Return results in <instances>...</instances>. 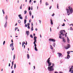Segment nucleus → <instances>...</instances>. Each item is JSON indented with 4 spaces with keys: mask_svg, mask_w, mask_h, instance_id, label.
Masks as SVG:
<instances>
[{
    "mask_svg": "<svg viewBox=\"0 0 73 73\" xmlns=\"http://www.w3.org/2000/svg\"><path fill=\"white\" fill-rule=\"evenodd\" d=\"M68 8L69 9V10L68 9H66V11H67L68 15H69L70 14V12L71 13H72L73 12V10L72 8L70 6H69Z\"/></svg>",
    "mask_w": 73,
    "mask_h": 73,
    "instance_id": "1",
    "label": "nucleus"
},
{
    "mask_svg": "<svg viewBox=\"0 0 73 73\" xmlns=\"http://www.w3.org/2000/svg\"><path fill=\"white\" fill-rule=\"evenodd\" d=\"M52 66L48 67V70L50 72L53 71L54 70V68L53 67H54V63H52Z\"/></svg>",
    "mask_w": 73,
    "mask_h": 73,
    "instance_id": "2",
    "label": "nucleus"
},
{
    "mask_svg": "<svg viewBox=\"0 0 73 73\" xmlns=\"http://www.w3.org/2000/svg\"><path fill=\"white\" fill-rule=\"evenodd\" d=\"M60 33H61V34L60 35L59 38H60L61 39L62 38H61L62 36L61 35H63V36H64V35H65V31L63 30L61 31Z\"/></svg>",
    "mask_w": 73,
    "mask_h": 73,
    "instance_id": "3",
    "label": "nucleus"
},
{
    "mask_svg": "<svg viewBox=\"0 0 73 73\" xmlns=\"http://www.w3.org/2000/svg\"><path fill=\"white\" fill-rule=\"evenodd\" d=\"M46 62L48 64V66H49L48 67H49L50 66L52 65V63L50 62V61H46Z\"/></svg>",
    "mask_w": 73,
    "mask_h": 73,
    "instance_id": "4",
    "label": "nucleus"
},
{
    "mask_svg": "<svg viewBox=\"0 0 73 73\" xmlns=\"http://www.w3.org/2000/svg\"><path fill=\"white\" fill-rule=\"evenodd\" d=\"M57 54H58L59 58H60V57L62 56V54H61V53L58 52Z\"/></svg>",
    "mask_w": 73,
    "mask_h": 73,
    "instance_id": "5",
    "label": "nucleus"
},
{
    "mask_svg": "<svg viewBox=\"0 0 73 73\" xmlns=\"http://www.w3.org/2000/svg\"><path fill=\"white\" fill-rule=\"evenodd\" d=\"M70 48V46H65L64 47V48L66 49H68Z\"/></svg>",
    "mask_w": 73,
    "mask_h": 73,
    "instance_id": "6",
    "label": "nucleus"
},
{
    "mask_svg": "<svg viewBox=\"0 0 73 73\" xmlns=\"http://www.w3.org/2000/svg\"><path fill=\"white\" fill-rule=\"evenodd\" d=\"M26 34H27V36H28L29 35V31H26Z\"/></svg>",
    "mask_w": 73,
    "mask_h": 73,
    "instance_id": "7",
    "label": "nucleus"
},
{
    "mask_svg": "<svg viewBox=\"0 0 73 73\" xmlns=\"http://www.w3.org/2000/svg\"><path fill=\"white\" fill-rule=\"evenodd\" d=\"M7 21H6V23H5V24L4 25L5 28H6V27H7Z\"/></svg>",
    "mask_w": 73,
    "mask_h": 73,
    "instance_id": "8",
    "label": "nucleus"
},
{
    "mask_svg": "<svg viewBox=\"0 0 73 73\" xmlns=\"http://www.w3.org/2000/svg\"><path fill=\"white\" fill-rule=\"evenodd\" d=\"M21 16V15H19L18 16L20 19H23V17Z\"/></svg>",
    "mask_w": 73,
    "mask_h": 73,
    "instance_id": "9",
    "label": "nucleus"
},
{
    "mask_svg": "<svg viewBox=\"0 0 73 73\" xmlns=\"http://www.w3.org/2000/svg\"><path fill=\"white\" fill-rule=\"evenodd\" d=\"M36 39H37V37H36V36H34V41H37V40H36Z\"/></svg>",
    "mask_w": 73,
    "mask_h": 73,
    "instance_id": "10",
    "label": "nucleus"
},
{
    "mask_svg": "<svg viewBox=\"0 0 73 73\" xmlns=\"http://www.w3.org/2000/svg\"><path fill=\"white\" fill-rule=\"evenodd\" d=\"M65 38L63 37L62 39H63V41L64 42H66V40H65V39H64Z\"/></svg>",
    "mask_w": 73,
    "mask_h": 73,
    "instance_id": "11",
    "label": "nucleus"
},
{
    "mask_svg": "<svg viewBox=\"0 0 73 73\" xmlns=\"http://www.w3.org/2000/svg\"><path fill=\"white\" fill-rule=\"evenodd\" d=\"M35 49L36 51H38V50L37 48V47H36V46H35Z\"/></svg>",
    "mask_w": 73,
    "mask_h": 73,
    "instance_id": "12",
    "label": "nucleus"
},
{
    "mask_svg": "<svg viewBox=\"0 0 73 73\" xmlns=\"http://www.w3.org/2000/svg\"><path fill=\"white\" fill-rule=\"evenodd\" d=\"M50 21H51V25H53V21H52V19H50Z\"/></svg>",
    "mask_w": 73,
    "mask_h": 73,
    "instance_id": "13",
    "label": "nucleus"
},
{
    "mask_svg": "<svg viewBox=\"0 0 73 73\" xmlns=\"http://www.w3.org/2000/svg\"><path fill=\"white\" fill-rule=\"evenodd\" d=\"M10 47H11L12 50H14V46H11Z\"/></svg>",
    "mask_w": 73,
    "mask_h": 73,
    "instance_id": "14",
    "label": "nucleus"
},
{
    "mask_svg": "<svg viewBox=\"0 0 73 73\" xmlns=\"http://www.w3.org/2000/svg\"><path fill=\"white\" fill-rule=\"evenodd\" d=\"M67 42H68V43H69L70 40H69V38H68V37H67Z\"/></svg>",
    "mask_w": 73,
    "mask_h": 73,
    "instance_id": "15",
    "label": "nucleus"
},
{
    "mask_svg": "<svg viewBox=\"0 0 73 73\" xmlns=\"http://www.w3.org/2000/svg\"><path fill=\"white\" fill-rule=\"evenodd\" d=\"M70 57V56L69 55H68L67 56V58L68 59H69Z\"/></svg>",
    "mask_w": 73,
    "mask_h": 73,
    "instance_id": "16",
    "label": "nucleus"
},
{
    "mask_svg": "<svg viewBox=\"0 0 73 73\" xmlns=\"http://www.w3.org/2000/svg\"><path fill=\"white\" fill-rule=\"evenodd\" d=\"M27 57L28 59H29V55L28 54H27Z\"/></svg>",
    "mask_w": 73,
    "mask_h": 73,
    "instance_id": "17",
    "label": "nucleus"
},
{
    "mask_svg": "<svg viewBox=\"0 0 73 73\" xmlns=\"http://www.w3.org/2000/svg\"><path fill=\"white\" fill-rule=\"evenodd\" d=\"M29 13L30 15L31 16H32V12H31V11H30Z\"/></svg>",
    "mask_w": 73,
    "mask_h": 73,
    "instance_id": "18",
    "label": "nucleus"
},
{
    "mask_svg": "<svg viewBox=\"0 0 73 73\" xmlns=\"http://www.w3.org/2000/svg\"><path fill=\"white\" fill-rule=\"evenodd\" d=\"M50 58H49L48 59H47V61H50Z\"/></svg>",
    "mask_w": 73,
    "mask_h": 73,
    "instance_id": "19",
    "label": "nucleus"
},
{
    "mask_svg": "<svg viewBox=\"0 0 73 73\" xmlns=\"http://www.w3.org/2000/svg\"><path fill=\"white\" fill-rule=\"evenodd\" d=\"M35 42H36V41H34V44L35 46H36V43H35Z\"/></svg>",
    "mask_w": 73,
    "mask_h": 73,
    "instance_id": "20",
    "label": "nucleus"
},
{
    "mask_svg": "<svg viewBox=\"0 0 73 73\" xmlns=\"http://www.w3.org/2000/svg\"><path fill=\"white\" fill-rule=\"evenodd\" d=\"M15 57H16V56H15V54L14 55L13 60H15Z\"/></svg>",
    "mask_w": 73,
    "mask_h": 73,
    "instance_id": "21",
    "label": "nucleus"
},
{
    "mask_svg": "<svg viewBox=\"0 0 73 73\" xmlns=\"http://www.w3.org/2000/svg\"><path fill=\"white\" fill-rule=\"evenodd\" d=\"M67 53L68 55H69V54L70 53V51H68L67 52Z\"/></svg>",
    "mask_w": 73,
    "mask_h": 73,
    "instance_id": "22",
    "label": "nucleus"
},
{
    "mask_svg": "<svg viewBox=\"0 0 73 73\" xmlns=\"http://www.w3.org/2000/svg\"><path fill=\"white\" fill-rule=\"evenodd\" d=\"M50 48H51V49L52 50H53V46H50Z\"/></svg>",
    "mask_w": 73,
    "mask_h": 73,
    "instance_id": "23",
    "label": "nucleus"
},
{
    "mask_svg": "<svg viewBox=\"0 0 73 73\" xmlns=\"http://www.w3.org/2000/svg\"><path fill=\"white\" fill-rule=\"evenodd\" d=\"M30 37H31V38H33V35H30Z\"/></svg>",
    "mask_w": 73,
    "mask_h": 73,
    "instance_id": "24",
    "label": "nucleus"
},
{
    "mask_svg": "<svg viewBox=\"0 0 73 73\" xmlns=\"http://www.w3.org/2000/svg\"><path fill=\"white\" fill-rule=\"evenodd\" d=\"M22 46H24V44H25V42H23L22 43Z\"/></svg>",
    "mask_w": 73,
    "mask_h": 73,
    "instance_id": "25",
    "label": "nucleus"
},
{
    "mask_svg": "<svg viewBox=\"0 0 73 73\" xmlns=\"http://www.w3.org/2000/svg\"><path fill=\"white\" fill-rule=\"evenodd\" d=\"M26 23H27V20L26 19H25L24 20V24H26Z\"/></svg>",
    "mask_w": 73,
    "mask_h": 73,
    "instance_id": "26",
    "label": "nucleus"
},
{
    "mask_svg": "<svg viewBox=\"0 0 73 73\" xmlns=\"http://www.w3.org/2000/svg\"><path fill=\"white\" fill-rule=\"evenodd\" d=\"M52 41H53V42H55L56 41V40L54 39H52Z\"/></svg>",
    "mask_w": 73,
    "mask_h": 73,
    "instance_id": "27",
    "label": "nucleus"
},
{
    "mask_svg": "<svg viewBox=\"0 0 73 73\" xmlns=\"http://www.w3.org/2000/svg\"><path fill=\"white\" fill-rule=\"evenodd\" d=\"M49 41H52V39L50 38L49 39Z\"/></svg>",
    "mask_w": 73,
    "mask_h": 73,
    "instance_id": "28",
    "label": "nucleus"
},
{
    "mask_svg": "<svg viewBox=\"0 0 73 73\" xmlns=\"http://www.w3.org/2000/svg\"><path fill=\"white\" fill-rule=\"evenodd\" d=\"M14 68L16 69V64H14Z\"/></svg>",
    "mask_w": 73,
    "mask_h": 73,
    "instance_id": "29",
    "label": "nucleus"
},
{
    "mask_svg": "<svg viewBox=\"0 0 73 73\" xmlns=\"http://www.w3.org/2000/svg\"><path fill=\"white\" fill-rule=\"evenodd\" d=\"M14 62V61H13L12 62V66H13V63Z\"/></svg>",
    "mask_w": 73,
    "mask_h": 73,
    "instance_id": "30",
    "label": "nucleus"
},
{
    "mask_svg": "<svg viewBox=\"0 0 73 73\" xmlns=\"http://www.w3.org/2000/svg\"><path fill=\"white\" fill-rule=\"evenodd\" d=\"M13 43H12L10 45V46H13Z\"/></svg>",
    "mask_w": 73,
    "mask_h": 73,
    "instance_id": "31",
    "label": "nucleus"
},
{
    "mask_svg": "<svg viewBox=\"0 0 73 73\" xmlns=\"http://www.w3.org/2000/svg\"><path fill=\"white\" fill-rule=\"evenodd\" d=\"M5 19H6V20H7L8 19V16L7 15H6L5 17Z\"/></svg>",
    "mask_w": 73,
    "mask_h": 73,
    "instance_id": "32",
    "label": "nucleus"
},
{
    "mask_svg": "<svg viewBox=\"0 0 73 73\" xmlns=\"http://www.w3.org/2000/svg\"><path fill=\"white\" fill-rule=\"evenodd\" d=\"M49 5V3H46V5Z\"/></svg>",
    "mask_w": 73,
    "mask_h": 73,
    "instance_id": "33",
    "label": "nucleus"
},
{
    "mask_svg": "<svg viewBox=\"0 0 73 73\" xmlns=\"http://www.w3.org/2000/svg\"><path fill=\"white\" fill-rule=\"evenodd\" d=\"M24 13L25 15V14H26V13H27V11H24Z\"/></svg>",
    "mask_w": 73,
    "mask_h": 73,
    "instance_id": "34",
    "label": "nucleus"
},
{
    "mask_svg": "<svg viewBox=\"0 0 73 73\" xmlns=\"http://www.w3.org/2000/svg\"><path fill=\"white\" fill-rule=\"evenodd\" d=\"M57 8H58V9H59V8H58V4H57Z\"/></svg>",
    "mask_w": 73,
    "mask_h": 73,
    "instance_id": "35",
    "label": "nucleus"
},
{
    "mask_svg": "<svg viewBox=\"0 0 73 73\" xmlns=\"http://www.w3.org/2000/svg\"><path fill=\"white\" fill-rule=\"evenodd\" d=\"M31 27H33V23H31Z\"/></svg>",
    "mask_w": 73,
    "mask_h": 73,
    "instance_id": "36",
    "label": "nucleus"
},
{
    "mask_svg": "<svg viewBox=\"0 0 73 73\" xmlns=\"http://www.w3.org/2000/svg\"><path fill=\"white\" fill-rule=\"evenodd\" d=\"M70 30H71L72 31H73V29H72V27H71Z\"/></svg>",
    "mask_w": 73,
    "mask_h": 73,
    "instance_id": "37",
    "label": "nucleus"
},
{
    "mask_svg": "<svg viewBox=\"0 0 73 73\" xmlns=\"http://www.w3.org/2000/svg\"><path fill=\"white\" fill-rule=\"evenodd\" d=\"M33 26L32 27V28H31V30L32 31L33 30Z\"/></svg>",
    "mask_w": 73,
    "mask_h": 73,
    "instance_id": "38",
    "label": "nucleus"
},
{
    "mask_svg": "<svg viewBox=\"0 0 73 73\" xmlns=\"http://www.w3.org/2000/svg\"><path fill=\"white\" fill-rule=\"evenodd\" d=\"M2 11H3V14H4L5 13V12H4V10H3Z\"/></svg>",
    "mask_w": 73,
    "mask_h": 73,
    "instance_id": "39",
    "label": "nucleus"
},
{
    "mask_svg": "<svg viewBox=\"0 0 73 73\" xmlns=\"http://www.w3.org/2000/svg\"><path fill=\"white\" fill-rule=\"evenodd\" d=\"M19 23H21V21L20 20H19L18 21Z\"/></svg>",
    "mask_w": 73,
    "mask_h": 73,
    "instance_id": "40",
    "label": "nucleus"
},
{
    "mask_svg": "<svg viewBox=\"0 0 73 73\" xmlns=\"http://www.w3.org/2000/svg\"><path fill=\"white\" fill-rule=\"evenodd\" d=\"M18 29V27H16L15 29V31H16V30Z\"/></svg>",
    "mask_w": 73,
    "mask_h": 73,
    "instance_id": "41",
    "label": "nucleus"
},
{
    "mask_svg": "<svg viewBox=\"0 0 73 73\" xmlns=\"http://www.w3.org/2000/svg\"><path fill=\"white\" fill-rule=\"evenodd\" d=\"M20 9H22V5H21L20 7Z\"/></svg>",
    "mask_w": 73,
    "mask_h": 73,
    "instance_id": "42",
    "label": "nucleus"
},
{
    "mask_svg": "<svg viewBox=\"0 0 73 73\" xmlns=\"http://www.w3.org/2000/svg\"><path fill=\"white\" fill-rule=\"evenodd\" d=\"M63 25H62V26H65V24L64 23H63Z\"/></svg>",
    "mask_w": 73,
    "mask_h": 73,
    "instance_id": "43",
    "label": "nucleus"
},
{
    "mask_svg": "<svg viewBox=\"0 0 73 73\" xmlns=\"http://www.w3.org/2000/svg\"><path fill=\"white\" fill-rule=\"evenodd\" d=\"M5 41H4V42L3 43V45H4V44H5Z\"/></svg>",
    "mask_w": 73,
    "mask_h": 73,
    "instance_id": "44",
    "label": "nucleus"
},
{
    "mask_svg": "<svg viewBox=\"0 0 73 73\" xmlns=\"http://www.w3.org/2000/svg\"><path fill=\"white\" fill-rule=\"evenodd\" d=\"M31 21H32V20H31V19H30L29 21V23H31Z\"/></svg>",
    "mask_w": 73,
    "mask_h": 73,
    "instance_id": "45",
    "label": "nucleus"
},
{
    "mask_svg": "<svg viewBox=\"0 0 73 73\" xmlns=\"http://www.w3.org/2000/svg\"><path fill=\"white\" fill-rule=\"evenodd\" d=\"M27 28L28 29H30V27L29 26H28Z\"/></svg>",
    "mask_w": 73,
    "mask_h": 73,
    "instance_id": "46",
    "label": "nucleus"
},
{
    "mask_svg": "<svg viewBox=\"0 0 73 73\" xmlns=\"http://www.w3.org/2000/svg\"><path fill=\"white\" fill-rule=\"evenodd\" d=\"M29 11H30V10H31V7H30L29 8Z\"/></svg>",
    "mask_w": 73,
    "mask_h": 73,
    "instance_id": "47",
    "label": "nucleus"
},
{
    "mask_svg": "<svg viewBox=\"0 0 73 73\" xmlns=\"http://www.w3.org/2000/svg\"><path fill=\"white\" fill-rule=\"evenodd\" d=\"M52 8V6H51L49 7V9H50Z\"/></svg>",
    "mask_w": 73,
    "mask_h": 73,
    "instance_id": "48",
    "label": "nucleus"
},
{
    "mask_svg": "<svg viewBox=\"0 0 73 73\" xmlns=\"http://www.w3.org/2000/svg\"><path fill=\"white\" fill-rule=\"evenodd\" d=\"M52 16H54V14L53 13V14L52 15Z\"/></svg>",
    "mask_w": 73,
    "mask_h": 73,
    "instance_id": "49",
    "label": "nucleus"
},
{
    "mask_svg": "<svg viewBox=\"0 0 73 73\" xmlns=\"http://www.w3.org/2000/svg\"><path fill=\"white\" fill-rule=\"evenodd\" d=\"M14 70H13L11 72V73H14Z\"/></svg>",
    "mask_w": 73,
    "mask_h": 73,
    "instance_id": "50",
    "label": "nucleus"
},
{
    "mask_svg": "<svg viewBox=\"0 0 73 73\" xmlns=\"http://www.w3.org/2000/svg\"><path fill=\"white\" fill-rule=\"evenodd\" d=\"M56 45V44L55 43H53V46H55Z\"/></svg>",
    "mask_w": 73,
    "mask_h": 73,
    "instance_id": "51",
    "label": "nucleus"
},
{
    "mask_svg": "<svg viewBox=\"0 0 73 73\" xmlns=\"http://www.w3.org/2000/svg\"><path fill=\"white\" fill-rule=\"evenodd\" d=\"M27 25L28 26L30 25V24L29 23H27Z\"/></svg>",
    "mask_w": 73,
    "mask_h": 73,
    "instance_id": "52",
    "label": "nucleus"
},
{
    "mask_svg": "<svg viewBox=\"0 0 73 73\" xmlns=\"http://www.w3.org/2000/svg\"><path fill=\"white\" fill-rule=\"evenodd\" d=\"M13 67V66H11V68L12 69H13V68H12Z\"/></svg>",
    "mask_w": 73,
    "mask_h": 73,
    "instance_id": "53",
    "label": "nucleus"
},
{
    "mask_svg": "<svg viewBox=\"0 0 73 73\" xmlns=\"http://www.w3.org/2000/svg\"><path fill=\"white\" fill-rule=\"evenodd\" d=\"M25 27H27V25H26V24H25Z\"/></svg>",
    "mask_w": 73,
    "mask_h": 73,
    "instance_id": "54",
    "label": "nucleus"
},
{
    "mask_svg": "<svg viewBox=\"0 0 73 73\" xmlns=\"http://www.w3.org/2000/svg\"><path fill=\"white\" fill-rule=\"evenodd\" d=\"M34 3H36V1H34Z\"/></svg>",
    "mask_w": 73,
    "mask_h": 73,
    "instance_id": "55",
    "label": "nucleus"
},
{
    "mask_svg": "<svg viewBox=\"0 0 73 73\" xmlns=\"http://www.w3.org/2000/svg\"><path fill=\"white\" fill-rule=\"evenodd\" d=\"M26 43L25 44V45H27V41H26Z\"/></svg>",
    "mask_w": 73,
    "mask_h": 73,
    "instance_id": "56",
    "label": "nucleus"
},
{
    "mask_svg": "<svg viewBox=\"0 0 73 73\" xmlns=\"http://www.w3.org/2000/svg\"><path fill=\"white\" fill-rule=\"evenodd\" d=\"M39 21L40 23V24H41V21L40 20H39Z\"/></svg>",
    "mask_w": 73,
    "mask_h": 73,
    "instance_id": "57",
    "label": "nucleus"
},
{
    "mask_svg": "<svg viewBox=\"0 0 73 73\" xmlns=\"http://www.w3.org/2000/svg\"><path fill=\"white\" fill-rule=\"evenodd\" d=\"M11 66V65L10 63H9V66Z\"/></svg>",
    "mask_w": 73,
    "mask_h": 73,
    "instance_id": "58",
    "label": "nucleus"
},
{
    "mask_svg": "<svg viewBox=\"0 0 73 73\" xmlns=\"http://www.w3.org/2000/svg\"><path fill=\"white\" fill-rule=\"evenodd\" d=\"M32 2V0H30L29 1V3H31Z\"/></svg>",
    "mask_w": 73,
    "mask_h": 73,
    "instance_id": "59",
    "label": "nucleus"
},
{
    "mask_svg": "<svg viewBox=\"0 0 73 73\" xmlns=\"http://www.w3.org/2000/svg\"><path fill=\"white\" fill-rule=\"evenodd\" d=\"M54 50H52V53H54Z\"/></svg>",
    "mask_w": 73,
    "mask_h": 73,
    "instance_id": "60",
    "label": "nucleus"
},
{
    "mask_svg": "<svg viewBox=\"0 0 73 73\" xmlns=\"http://www.w3.org/2000/svg\"><path fill=\"white\" fill-rule=\"evenodd\" d=\"M33 36H35V33H34V34H33Z\"/></svg>",
    "mask_w": 73,
    "mask_h": 73,
    "instance_id": "61",
    "label": "nucleus"
},
{
    "mask_svg": "<svg viewBox=\"0 0 73 73\" xmlns=\"http://www.w3.org/2000/svg\"><path fill=\"white\" fill-rule=\"evenodd\" d=\"M33 67H34V69H35V66H34Z\"/></svg>",
    "mask_w": 73,
    "mask_h": 73,
    "instance_id": "62",
    "label": "nucleus"
},
{
    "mask_svg": "<svg viewBox=\"0 0 73 73\" xmlns=\"http://www.w3.org/2000/svg\"><path fill=\"white\" fill-rule=\"evenodd\" d=\"M68 46H70V45L69 44H68Z\"/></svg>",
    "mask_w": 73,
    "mask_h": 73,
    "instance_id": "63",
    "label": "nucleus"
},
{
    "mask_svg": "<svg viewBox=\"0 0 73 73\" xmlns=\"http://www.w3.org/2000/svg\"><path fill=\"white\" fill-rule=\"evenodd\" d=\"M33 15H32V19H33Z\"/></svg>",
    "mask_w": 73,
    "mask_h": 73,
    "instance_id": "64",
    "label": "nucleus"
}]
</instances>
